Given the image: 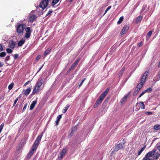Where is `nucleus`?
Returning <instances> with one entry per match:
<instances>
[{
	"label": "nucleus",
	"instance_id": "1",
	"mask_svg": "<svg viewBox=\"0 0 160 160\" xmlns=\"http://www.w3.org/2000/svg\"><path fill=\"white\" fill-rule=\"evenodd\" d=\"M44 82V79L41 78H39L34 86L32 94H35L38 93L39 91L43 88V86H42V85Z\"/></svg>",
	"mask_w": 160,
	"mask_h": 160
},
{
	"label": "nucleus",
	"instance_id": "2",
	"mask_svg": "<svg viewBox=\"0 0 160 160\" xmlns=\"http://www.w3.org/2000/svg\"><path fill=\"white\" fill-rule=\"evenodd\" d=\"M109 91V89L108 88H107L100 96L96 102L95 103L96 105H99L102 102L106 96L107 94Z\"/></svg>",
	"mask_w": 160,
	"mask_h": 160
},
{
	"label": "nucleus",
	"instance_id": "3",
	"mask_svg": "<svg viewBox=\"0 0 160 160\" xmlns=\"http://www.w3.org/2000/svg\"><path fill=\"white\" fill-rule=\"evenodd\" d=\"M160 155V154L158 153L155 149H153L150 152L147 153V156H150L152 159H158Z\"/></svg>",
	"mask_w": 160,
	"mask_h": 160
},
{
	"label": "nucleus",
	"instance_id": "4",
	"mask_svg": "<svg viewBox=\"0 0 160 160\" xmlns=\"http://www.w3.org/2000/svg\"><path fill=\"white\" fill-rule=\"evenodd\" d=\"M26 26L25 24H21L19 25L17 28V31L18 33H22V32L23 30L25 28Z\"/></svg>",
	"mask_w": 160,
	"mask_h": 160
},
{
	"label": "nucleus",
	"instance_id": "5",
	"mask_svg": "<svg viewBox=\"0 0 160 160\" xmlns=\"http://www.w3.org/2000/svg\"><path fill=\"white\" fill-rule=\"evenodd\" d=\"M42 136V135H39L38 136L34 142V143L32 146L33 147H35V148H37L41 140Z\"/></svg>",
	"mask_w": 160,
	"mask_h": 160
},
{
	"label": "nucleus",
	"instance_id": "6",
	"mask_svg": "<svg viewBox=\"0 0 160 160\" xmlns=\"http://www.w3.org/2000/svg\"><path fill=\"white\" fill-rule=\"evenodd\" d=\"M67 151L66 148H64L58 155V160H61L63 157L65 156Z\"/></svg>",
	"mask_w": 160,
	"mask_h": 160
},
{
	"label": "nucleus",
	"instance_id": "7",
	"mask_svg": "<svg viewBox=\"0 0 160 160\" xmlns=\"http://www.w3.org/2000/svg\"><path fill=\"white\" fill-rule=\"evenodd\" d=\"M125 143V141L124 140H123L122 142H120L119 144L116 145L115 148V150L118 151L119 149L123 148Z\"/></svg>",
	"mask_w": 160,
	"mask_h": 160
},
{
	"label": "nucleus",
	"instance_id": "8",
	"mask_svg": "<svg viewBox=\"0 0 160 160\" xmlns=\"http://www.w3.org/2000/svg\"><path fill=\"white\" fill-rule=\"evenodd\" d=\"M34 12V11H32L30 14L29 21L31 22H32L37 18L36 15L35 14H33Z\"/></svg>",
	"mask_w": 160,
	"mask_h": 160
},
{
	"label": "nucleus",
	"instance_id": "9",
	"mask_svg": "<svg viewBox=\"0 0 160 160\" xmlns=\"http://www.w3.org/2000/svg\"><path fill=\"white\" fill-rule=\"evenodd\" d=\"M48 2V0H43L40 4V7L43 9L45 8L47 6Z\"/></svg>",
	"mask_w": 160,
	"mask_h": 160
},
{
	"label": "nucleus",
	"instance_id": "10",
	"mask_svg": "<svg viewBox=\"0 0 160 160\" xmlns=\"http://www.w3.org/2000/svg\"><path fill=\"white\" fill-rule=\"evenodd\" d=\"M129 29V27L127 25H125L124 27L122 29V31L121 32V35L122 34H126L127 32L128 31Z\"/></svg>",
	"mask_w": 160,
	"mask_h": 160
},
{
	"label": "nucleus",
	"instance_id": "11",
	"mask_svg": "<svg viewBox=\"0 0 160 160\" xmlns=\"http://www.w3.org/2000/svg\"><path fill=\"white\" fill-rule=\"evenodd\" d=\"M37 148L35 147H32L31 150L29 151L28 155V157L29 158L31 157L34 154Z\"/></svg>",
	"mask_w": 160,
	"mask_h": 160
},
{
	"label": "nucleus",
	"instance_id": "12",
	"mask_svg": "<svg viewBox=\"0 0 160 160\" xmlns=\"http://www.w3.org/2000/svg\"><path fill=\"white\" fill-rule=\"evenodd\" d=\"M15 44L16 42H15L10 41L9 42L8 46L9 48L13 49L15 48Z\"/></svg>",
	"mask_w": 160,
	"mask_h": 160
},
{
	"label": "nucleus",
	"instance_id": "13",
	"mask_svg": "<svg viewBox=\"0 0 160 160\" xmlns=\"http://www.w3.org/2000/svg\"><path fill=\"white\" fill-rule=\"evenodd\" d=\"M31 90V88H29L26 89H24L22 92V94L24 95L27 96L28 95L30 92Z\"/></svg>",
	"mask_w": 160,
	"mask_h": 160
},
{
	"label": "nucleus",
	"instance_id": "14",
	"mask_svg": "<svg viewBox=\"0 0 160 160\" xmlns=\"http://www.w3.org/2000/svg\"><path fill=\"white\" fill-rule=\"evenodd\" d=\"M37 102V101H34L32 102L30 107V110H32L33 109Z\"/></svg>",
	"mask_w": 160,
	"mask_h": 160
},
{
	"label": "nucleus",
	"instance_id": "15",
	"mask_svg": "<svg viewBox=\"0 0 160 160\" xmlns=\"http://www.w3.org/2000/svg\"><path fill=\"white\" fill-rule=\"evenodd\" d=\"M25 39L24 38H23L18 42V46L19 47L22 46L25 42Z\"/></svg>",
	"mask_w": 160,
	"mask_h": 160
},
{
	"label": "nucleus",
	"instance_id": "16",
	"mask_svg": "<svg viewBox=\"0 0 160 160\" xmlns=\"http://www.w3.org/2000/svg\"><path fill=\"white\" fill-rule=\"evenodd\" d=\"M79 59H77L76 60V61L74 62L73 64L72 65V66L71 67L70 69H73L76 66V65L78 64V62H79Z\"/></svg>",
	"mask_w": 160,
	"mask_h": 160
},
{
	"label": "nucleus",
	"instance_id": "17",
	"mask_svg": "<svg viewBox=\"0 0 160 160\" xmlns=\"http://www.w3.org/2000/svg\"><path fill=\"white\" fill-rule=\"evenodd\" d=\"M143 84L140 82L137 85L136 89L137 92H138L142 88Z\"/></svg>",
	"mask_w": 160,
	"mask_h": 160
},
{
	"label": "nucleus",
	"instance_id": "18",
	"mask_svg": "<svg viewBox=\"0 0 160 160\" xmlns=\"http://www.w3.org/2000/svg\"><path fill=\"white\" fill-rule=\"evenodd\" d=\"M62 118V115H58L57 117V120L55 121V123L56 125H58L59 123V121H60V120Z\"/></svg>",
	"mask_w": 160,
	"mask_h": 160
},
{
	"label": "nucleus",
	"instance_id": "19",
	"mask_svg": "<svg viewBox=\"0 0 160 160\" xmlns=\"http://www.w3.org/2000/svg\"><path fill=\"white\" fill-rule=\"evenodd\" d=\"M51 47H49V48H48L47 50L45 51L44 53V55L46 56L50 52V51L51 50Z\"/></svg>",
	"mask_w": 160,
	"mask_h": 160
},
{
	"label": "nucleus",
	"instance_id": "20",
	"mask_svg": "<svg viewBox=\"0 0 160 160\" xmlns=\"http://www.w3.org/2000/svg\"><path fill=\"white\" fill-rule=\"evenodd\" d=\"M138 104H140L141 108L142 109H144L145 108V106L143 102H141L140 103H137L136 105L137 106Z\"/></svg>",
	"mask_w": 160,
	"mask_h": 160
},
{
	"label": "nucleus",
	"instance_id": "21",
	"mask_svg": "<svg viewBox=\"0 0 160 160\" xmlns=\"http://www.w3.org/2000/svg\"><path fill=\"white\" fill-rule=\"evenodd\" d=\"M142 18V16H139L136 19V22L137 23L140 22Z\"/></svg>",
	"mask_w": 160,
	"mask_h": 160
},
{
	"label": "nucleus",
	"instance_id": "22",
	"mask_svg": "<svg viewBox=\"0 0 160 160\" xmlns=\"http://www.w3.org/2000/svg\"><path fill=\"white\" fill-rule=\"evenodd\" d=\"M128 95H126V96H124V97H123V98L121 100L120 102L121 103H123L126 100V99L128 97Z\"/></svg>",
	"mask_w": 160,
	"mask_h": 160
},
{
	"label": "nucleus",
	"instance_id": "23",
	"mask_svg": "<svg viewBox=\"0 0 160 160\" xmlns=\"http://www.w3.org/2000/svg\"><path fill=\"white\" fill-rule=\"evenodd\" d=\"M148 74V71L145 72L143 74L142 78H144V80H146Z\"/></svg>",
	"mask_w": 160,
	"mask_h": 160
},
{
	"label": "nucleus",
	"instance_id": "24",
	"mask_svg": "<svg viewBox=\"0 0 160 160\" xmlns=\"http://www.w3.org/2000/svg\"><path fill=\"white\" fill-rule=\"evenodd\" d=\"M152 159L150 156H147V154L146 155L145 157L143 159V160H152Z\"/></svg>",
	"mask_w": 160,
	"mask_h": 160
},
{
	"label": "nucleus",
	"instance_id": "25",
	"mask_svg": "<svg viewBox=\"0 0 160 160\" xmlns=\"http://www.w3.org/2000/svg\"><path fill=\"white\" fill-rule=\"evenodd\" d=\"M154 129L156 130H160V125L157 124L155 125L154 126Z\"/></svg>",
	"mask_w": 160,
	"mask_h": 160
},
{
	"label": "nucleus",
	"instance_id": "26",
	"mask_svg": "<svg viewBox=\"0 0 160 160\" xmlns=\"http://www.w3.org/2000/svg\"><path fill=\"white\" fill-rule=\"evenodd\" d=\"M25 30L26 32V33H31L32 32V30H31L30 28L29 27H27L25 29Z\"/></svg>",
	"mask_w": 160,
	"mask_h": 160
},
{
	"label": "nucleus",
	"instance_id": "27",
	"mask_svg": "<svg viewBox=\"0 0 160 160\" xmlns=\"http://www.w3.org/2000/svg\"><path fill=\"white\" fill-rule=\"evenodd\" d=\"M59 0H53L52 3V5L54 6L59 1Z\"/></svg>",
	"mask_w": 160,
	"mask_h": 160
},
{
	"label": "nucleus",
	"instance_id": "28",
	"mask_svg": "<svg viewBox=\"0 0 160 160\" xmlns=\"http://www.w3.org/2000/svg\"><path fill=\"white\" fill-rule=\"evenodd\" d=\"M123 16H122L119 19V20L118 21V22H117V23L118 24H120V23H121V22H122V21H123Z\"/></svg>",
	"mask_w": 160,
	"mask_h": 160
},
{
	"label": "nucleus",
	"instance_id": "29",
	"mask_svg": "<svg viewBox=\"0 0 160 160\" xmlns=\"http://www.w3.org/2000/svg\"><path fill=\"white\" fill-rule=\"evenodd\" d=\"M14 83H12L8 86V88L9 90L12 89Z\"/></svg>",
	"mask_w": 160,
	"mask_h": 160
},
{
	"label": "nucleus",
	"instance_id": "30",
	"mask_svg": "<svg viewBox=\"0 0 160 160\" xmlns=\"http://www.w3.org/2000/svg\"><path fill=\"white\" fill-rule=\"evenodd\" d=\"M6 55V53L4 52H2L0 54V57H4Z\"/></svg>",
	"mask_w": 160,
	"mask_h": 160
},
{
	"label": "nucleus",
	"instance_id": "31",
	"mask_svg": "<svg viewBox=\"0 0 160 160\" xmlns=\"http://www.w3.org/2000/svg\"><path fill=\"white\" fill-rule=\"evenodd\" d=\"M6 51L8 53H11L12 52V50L10 48L7 49Z\"/></svg>",
	"mask_w": 160,
	"mask_h": 160
},
{
	"label": "nucleus",
	"instance_id": "32",
	"mask_svg": "<svg viewBox=\"0 0 160 160\" xmlns=\"http://www.w3.org/2000/svg\"><path fill=\"white\" fill-rule=\"evenodd\" d=\"M152 91V89L151 88H149L145 90L146 92H150Z\"/></svg>",
	"mask_w": 160,
	"mask_h": 160
},
{
	"label": "nucleus",
	"instance_id": "33",
	"mask_svg": "<svg viewBox=\"0 0 160 160\" xmlns=\"http://www.w3.org/2000/svg\"><path fill=\"white\" fill-rule=\"evenodd\" d=\"M31 33H26L25 35V37L26 38H29L30 36V35L31 34Z\"/></svg>",
	"mask_w": 160,
	"mask_h": 160
},
{
	"label": "nucleus",
	"instance_id": "34",
	"mask_svg": "<svg viewBox=\"0 0 160 160\" xmlns=\"http://www.w3.org/2000/svg\"><path fill=\"white\" fill-rule=\"evenodd\" d=\"M111 8V6H109L106 9V10H105V13H104V14L103 15H104L106 13V12L109 10L110 9V8Z\"/></svg>",
	"mask_w": 160,
	"mask_h": 160
},
{
	"label": "nucleus",
	"instance_id": "35",
	"mask_svg": "<svg viewBox=\"0 0 160 160\" xmlns=\"http://www.w3.org/2000/svg\"><path fill=\"white\" fill-rule=\"evenodd\" d=\"M147 6L146 5H144L142 7V8L141 10V11L143 12L144 10H145L146 8H147Z\"/></svg>",
	"mask_w": 160,
	"mask_h": 160
},
{
	"label": "nucleus",
	"instance_id": "36",
	"mask_svg": "<svg viewBox=\"0 0 160 160\" xmlns=\"http://www.w3.org/2000/svg\"><path fill=\"white\" fill-rule=\"evenodd\" d=\"M145 80H144V78H142L141 79L140 82L144 84V83L145 82Z\"/></svg>",
	"mask_w": 160,
	"mask_h": 160
},
{
	"label": "nucleus",
	"instance_id": "37",
	"mask_svg": "<svg viewBox=\"0 0 160 160\" xmlns=\"http://www.w3.org/2000/svg\"><path fill=\"white\" fill-rule=\"evenodd\" d=\"M152 31H150L148 32V33L147 34V35L149 37L151 36V35L152 34Z\"/></svg>",
	"mask_w": 160,
	"mask_h": 160
},
{
	"label": "nucleus",
	"instance_id": "38",
	"mask_svg": "<svg viewBox=\"0 0 160 160\" xmlns=\"http://www.w3.org/2000/svg\"><path fill=\"white\" fill-rule=\"evenodd\" d=\"M9 58H10V56H7L6 58L5 59V62H7V61H8L9 59Z\"/></svg>",
	"mask_w": 160,
	"mask_h": 160
},
{
	"label": "nucleus",
	"instance_id": "39",
	"mask_svg": "<svg viewBox=\"0 0 160 160\" xmlns=\"http://www.w3.org/2000/svg\"><path fill=\"white\" fill-rule=\"evenodd\" d=\"M146 147V146H144L140 150V151L141 152H142L145 149Z\"/></svg>",
	"mask_w": 160,
	"mask_h": 160
},
{
	"label": "nucleus",
	"instance_id": "40",
	"mask_svg": "<svg viewBox=\"0 0 160 160\" xmlns=\"http://www.w3.org/2000/svg\"><path fill=\"white\" fill-rule=\"evenodd\" d=\"M146 147V146H144L140 150V151L141 152H142L145 149Z\"/></svg>",
	"mask_w": 160,
	"mask_h": 160
},
{
	"label": "nucleus",
	"instance_id": "41",
	"mask_svg": "<svg viewBox=\"0 0 160 160\" xmlns=\"http://www.w3.org/2000/svg\"><path fill=\"white\" fill-rule=\"evenodd\" d=\"M52 12H53V11L52 10H50L48 11V12L47 13L46 16H48L49 14H50Z\"/></svg>",
	"mask_w": 160,
	"mask_h": 160
},
{
	"label": "nucleus",
	"instance_id": "42",
	"mask_svg": "<svg viewBox=\"0 0 160 160\" xmlns=\"http://www.w3.org/2000/svg\"><path fill=\"white\" fill-rule=\"evenodd\" d=\"M152 112H145V113L147 114L148 115L152 114Z\"/></svg>",
	"mask_w": 160,
	"mask_h": 160
},
{
	"label": "nucleus",
	"instance_id": "43",
	"mask_svg": "<svg viewBox=\"0 0 160 160\" xmlns=\"http://www.w3.org/2000/svg\"><path fill=\"white\" fill-rule=\"evenodd\" d=\"M18 54H15L14 56V59H16L17 58H18Z\"/></svg>",
	"mask_w": 160,
	"mask_h": 160
},
{
	"label": "nucleus",
	"instance_id": "44",
	"mask_svg": "<svg viewBox=\"0 0 160 160\" xmlns=\"http://www.w3.org/2000/svg\"><path fill=\"white\" fill-rule=\"evenodd\" d=\"M3 48L2 45L0 44V52L3 50Z\"/></svg>",
	"mask_w": 160,
	"mask_h": 160
},
{
	"label": "nucleus",
	"instance_id": "45",
	"mask_svg": "<svg viewBox=\"0 0 160 160\" xmlns=\"http://www.w3.org/2000/svg\"><path fill=\"white\" fill-rule=\"evenodd\" d=\"M18 101V98H16L15 99V101H14V103H13V106L15 105L17 103V102Z\"/></svg>",
	"mask_w": 160,
	"mask_h": 160
},
{
	"label": "nucleus",
	"instance_id": "46",
	"mask_svg": "<svg viewBox=\"0 0 160 160\" xmlns=\"http://www.w3.org/2000/svg\"><path fill=\"white\" fill-rule=\"evenodd\" d=\"M27 104H25V106H24V107L23 108V110H22L23 111H24L26 109V107H27Z\"/></svg>",
	"mask_w": 160,
	"mask_h": 160
},
{
	"label": "nucleus",
	"instance_id": "47",
	"mask_svg": "<svg viewBox=\"0 0 160 160\" xmlns=\"http://www.w3.org/2000/svg\"><path fill=\"white\" fill-rule=\"evenodd\" d=\"M142 45V42H140L138 44V46L139 47H141Z\"/></svg>",
	"mask_w": 160,
	"mask_h": 160
},
{
	"label": "nucleus",
	"instance_id": "48",
	"mask_svg": "<svg viewBox=\"0 0 160 160\" xmlns=\"http://www.w3.org/2000/svg\"><path fill=\"white\" fill-rule=\"evenodd\" d=\"M67 109L65 108L63 110L62 112L63 113H65L67 110Z\"/></svg>",
	"mask_w": 160,
	"mask_h": 160
},
{
	"label": "nucleus",
	"instance_id": "49",
	"mask_svg": "<svg viewBox=\"0 0 160 160\" xmlns=\"http://www.w3.org/2000/svg\"><path fill=\"white\" fill-rule=\"evenodd\" d=\"M41 57V55H38V56L36 57V60H38Z\"/></svg>",
	"mask_w": 160,
	"mask_h": 160
},
{
	"label": "nucleus",
	"instance_id": "50",
	"mask_svg": "<svg viewBox=\"0 0 160 160\" xmlns=\"http://www.w3.org/2000/svg\"><path fill=\"white\" fill-rule=\"evenodd\" d=\"M30 82V81H29L27 82H26L24 84V86H26L27 85H28L29 84V83Z\"/></svg>",
	"mask_w": 160,
	"mask_h": 160
},
{
	"label": "nucleus",
	"instance_id": "51",
	"mask_svg": "<svg viewBox=\"0 0 160 160\" xmlns=\"http://www.w3.org/2000/svg\"><path fill=\"white\" fill-rule=\"evenodd\" d=\"M69 105H67L66 106V107H65V108H67V109H68V108H69Z\"/></svg>",
	"mask_w": 160,
	"mask_h": 160
},
{
	"label": "nucleus",
	"instance_id": "52",
	"mask_svg": "<svg viewBox=\"0 0 160 160\" xmlns=\"http://www.w3.org/2000/svg\"><path fill=\"white\" fill-rule=\"evenodd\" d=\"M3 65V64H2L1 62H0V67H1Z\"/></svg>",
	"mask_w": 160,
	"mask_h": 160
},
{
	"label": "nucleus",
	"instance_id": "53",
	"mask_svg": "<svg viewBox=\"0 0 160 160\" xmlns=\"http://www.w3.org/2000/svg\"><path fill=\"white\" fill-rule=\"evenodd\" d=\"M43 66V65L39 68L38 71V72H39L41 70V68H42Z\"/></svg>",
	"mask_w": 160,
	"mask_h": 160
},
{
	"label": "nucleus",
	"instance_id": "54",
	"mask_svg": "<svg viewBox=\"0 0 160 160\" xmlns=\"http://www.w3.org/2000/svg\"><path fill=\"white\" fill-rule=\"evenodd\" d=\"M83 83L82 82H81V83H80L79 85V88L83 84Z\"/></svg>",
	"mask_w": 160,
	"mask_h": 160
},
{
	"label": "nucleus",
	"instance_id": "55",
	"mask_svg": "<svg viewBox=\"0 0 160 160\" xmlns=\"http://www.w3.org/2000/svg\"><path fill=\"white\" fill-rule=\"evenodd\" d=\"M145 92H145V90L141 94L143 95L145 94Z\"/></svg>",
	"mask_w": 160,
	"mask_h": 160
},
{
	"label": "nucleus",
	"instance_id": "56",
	"mask_svg": "<svg viewBox=\"0 0 160 160\" xmlns=\"http://www.w3.org/2000/svg\"><path fill=\"white\" fill-rule=\"evenodd\" d=\"M141 153H142V152H141V151H139L138 152V155H140L141 154Z\"/></svg>",
	"mask_w": 160,
	"mask_h": 160
},
{
	"label": "nucleus",
	"instance_id": "57",
	"mask_svg": "<svg viewBox=\"0 0 160 160\" xmlns=\"http://www.w3.org/2000/svg\"><path fill=\"white\" fill-rule=\"evenodd\" d=\"M158 68H159L160 67V61L159 62V63H158Z\"/></svg>",
	"mask_w": 160,
	"mask_h": 160
},
{
	"label": "nucleus",
	"instance_id": "58",
	"mask_svg": "<svg viewBox=\"0 0 160 160\" xmlns=\"http://www.w3.org/2000/svg\"><path fill=\"white\" fill-rule=\"evenodd\" d=\"M158 150L160 151V146L158 147Z\"/></svg>",
	"mask_w": 160,
	"mask_h": 160
},
{
	"label": "nucleus",
	"instance_id": "59",
	"mask_svg": "<svg viewBox=\"0 0 160 160\" xmlns=\"http://www.w3.org/2000/svg\"><path fill=\"white\" fill-rule=\"evenodd\" d=\"M142 96V95L141 94L139 96V98H140Z\"/></svg>",
	"mask_w": 160,
	"mask_h": 160
},
{
	"label": "nucleus",
	"instance_id": "60",
	"mask_svg": "<svg viewBox=\"0 0 160 160\" xmlns=\"http://www.w3.org/2000/svg\"><path fill=\"white\" fill-rule=\"evenodd\" d=\"M85 79H83V80H82V82L83 83V82H84V81H85Z\"/></svg>",
	"mask_w": 160,
	"mask_h": 160
},
{
	"label": "nucleus",
	"instance_id": "61",
	"mask_svg": "<svg viewBox=\"0 0 160 160\" xmlns=\"http://www.w3.org/2000/svg\"><path fill=\"white\" fill-rule=\"evenodd\" d=\"M121 70L122 71V72L124 70V69L123 68H122Z\"/></svg>",
	"mask_w": 160,
	"mask_h": 160
},
{
	"label": "nucleus",
	"instance_id": "62",
	"mask_svg": "<svg viewBox=\"0 0 160 160\" xmlns=\"http://www.w3.org/2000/svg\"><path fill=\"white\" fill-rule=\"evenodd\" d=\"M1 72V71H0V72Z\"/></svg>",
	"mask_w": 160,
	"mask_h": 160
}]
</instances>
